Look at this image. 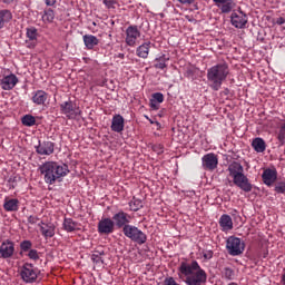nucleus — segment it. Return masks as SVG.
<instances>
[{"label": "nucleus", "instance_id": "nucleus-44", "mask_svg": "<svg viewBox=\"0 0 285 285\" xmlns=\"http://www.w3.org/2000/svg\"><path fill=\"white\" fill-rule=\"evenodd\" d=\"M165 284L166 285H179V284H177V282H175V278H173V277L167 278L165 281Z\"/></svg>", "mask_w": 285, "mask_h": 285}, {"label": "nucleus", "instance_id": "nucleus-13", "mask_svg": "<svg viewBox=\"0 0 285 285\" xmlns=\"http://www.w3.org/2000/svg\"><path fill=\"white\" fill-rule=\"evenodd\" d=\"M98 233H100V235L115 233V222L110 218H102L98 223Z\"/></svg>", "mask_w": 285, "mask_h": 285}, {"label": "nucleus", "instance_id": "nucleus-34", "mask_svg": "<svg viewBox=\"0 0 285 285\" xmlns=\"http://www.w3.org/2000/svg\"><path fill=\"white\" fill-rule=\"evenodd\" d=\"M22 124L23 126H28V127L35 126V124H37V118H35V116L32 115H26L22 118Z\"/></svg>", "mask_w": 285, "mask_h": 285}, {"label": "nucleus", "instance_id": "nucleus-37", "mask_svg": "<svg viewBox=\"0 0 285 285\" xmlns=\"http://www.w3.org/2000/svg\"><path fill=\"white\" fill-rule=\"evenodd\" d=\"M130 206V209L134 210V212H137L139 210V208H141V200L137 199V198H134L132 202L129 204Z\"/></svg>", "mask_w": 285, "mask_h": 285}, {"label": "nucleus", "instance_id": "nucleus-21", "mask_svg": "<svg viewBox=\"0 0 285 285\" xmlns=\"http://www.w3.org/2000/svg\"><path fill=\"white\" fill-rule=\"evenodd\" d=\"M218 224L224 233L233 230V218L228 214L222 215Z\"/></svg>", "mask_w": 285, "mask_h": 285}, {"label": "nucleus", "instance_id": "nucleus-14", "mask_svg": "<svg viewBox=\"0 0 285 285\" xmlns=\"http://www.w3.org/2000/svg\"><path fill=\"white\" fill-rule=\"evenodd\" d=\"M27 40L26 46L27 48H37L38 39H39V31L35 27L27 28Z\"/></svg>", "mask_w": 285, "mask_h": 285}, {"label": "nucleus", "instance_id": "nucleus-45", "mask_svg": "<svg viewBox=\"0 0 285 285\" xmlns=\"http://www.w3.org/2000/svg\"><path fill=\"white\" fill-rule=\"evenodd\" d=\"M46 6L53 7L57 6V0H45Z\"/></svg>", "mask_w": 285, "mask_h": 285}, {"label": "nucleus", "instance_id": "nucleus-9", "mask_svg": "<svg viewBox=\"0 0 285 285\" xmlns=\"http://www.w3.org/2000/svg\"><path fill=\"white\" fill-rule=\"evenodd\" d=\"M125 35H126L125 41L127 46L135 48V46H137V41L141 37V31H139V28L137 26H129L126 29Z\"/></svg>", "mask_w": 285, "mask_h": 285}, {"label": "nucleus", "instance_id": "nucleus-24", "mask_svg": "<svg viewBox=\"0 0 285 285\" xmlns=\"http://www.w3.org/2000/svg\"><path fill=\"white\" fill-rule=\"evenodd\" d=\"M82 41L87 50H92L95 46H99V39L92 35H85Z\"/></svg>", "mask_w": 285, "mask_h": 285}, {"label": "nucleus", "instance_id": "nucleus-43", "mask_svg": "<svg viewBox=\"0 0 285 285\" xmlns=\"http://www.w3.org/2000/svg\"><path fill=\"white\" fill-rule=\"evenodd\" d=\"M150 108L153 110H159V102L156 100H153V98L150 99Z\"/></svg>", "mask_w": 285, "mask_h": 285}, {"label": "nucleus", "instance_id": "nucleus-42", "mask_svg": "<svg viewBox=\"0 0 285 285\" xmlns=\"http://www.w3.org/2000/svg\"><path fill=\"white\" fill-rule=\"evenodd\" d=\"M203 257L204 259H213V250H204Z\"/></svg>", "mask_w": 285, "mask_h": 285}, {"label": "nucleus", "instance_id": "nucleus-18", "mask_svg": "<svg viewBox=\"0 0 285 285\" xmlns=\"http://www.w3.org/2000/svg\"><path fill=\"white\" fill-rule=\"evenodd\" d=\"M263 181L266 186H273L274 181H277L276 169H265L262 174Z\"/></svg>", "mask_w": 285, "mask_h": 285}, {"label": "nucleus", "instance_id": "nucleus-17", "mask_svg": "<svg viewBox=\"0 0 285 285\" xmlns=\"http://www.w3.org/2000/svg\"><path fill=\"white\" fill-rule=\"evenodd\" d=\"M17 83H19V78H17V76L14 73L4 76L1 79L2 90H12V88H14V86H17Z\"/></svg>", "mask_w": 285, "mask_h": 285}, {"label": "nucleus", "instance_id": "nucleus-50", "mask_svg": "<svg viewBox=\"0 0 285 285\" xmlns=\"http://www.w3.org/2000/svg\"><path fill=\"white\" fill-rule=\"evenodd\" d=\"M3 3H7L8 6H10V3H14V0H2Z\"/></svg>", "mask_w": 285, "mask_h": 285}, {"label": "nucleus", "instance_id": "nucleus-3", "mask_svg": "<svg viewBox=\"0 0 285 285\" xmlns=\"http://www.w3.org/2000/svg\"><path fill=\"white\" fill-rule=\"evenodd\" d=\"M227 171L233 179L234 186H237L244 193H250L253 190V184L248 179V176L244 174V166L239 161H233L228 165Z\"/></svg>", "mask_w": 285, "mask_h": 285}, {"label": "nucleus", "instance_id": "nucleus-8", "mask_svg": "<svg viewBox=\"0 0 285 285\" xmlns=\"http://www.w3.org/2000/svg\"><path fill=\"white\" fill-rule=\"evenodd\" d=\"M230 22L234 28L244 29L248 23V16L239 8L232 12Z\"/></svg>", "mask_w": 285, "mask_h": 285}, {"label": "nucleus", "instance_id": "nucleus-52", "mask_svg": "<svg viewBox=\"0 0 285 285\" xmlns=\"http://www.w3.org/2000/svg\"><path fill=\"white\" fill-rule=\"evenodd\" d=\"M145 118H146L148 121H150V117H148V116H145Z\"/></svg>", "mask_w": 285, "mask_h": 285}, {"label": "nucleus", "instance_id": "nucleus-51", "mask_svg": "<svg viewBox=\"0 0 285 285\" xmlns=\"http://www.w3.org/2000/svg\"><path fill=\"white\" fill-rule=\"evenodd\" d=\"M145 118H146L148 121H150V117H148V116H145Z\"/></svg>", "mask_w": 285, "mask_h": 285}, {"label": "nucleus", "instance_id": "nucleus-30", "mask_svg": "<svg viewBox=\"0 0 285 285\" xmlns=\"http://www.w3.org/2000/svg\"><path fill=\"white\" fill-rule=\"evenodd\" d=\"M155 61H156V63L154 65V68H157L158 70H164L168 66L166 63H167V61H169V58H167L165 55H163L159 58H156Z\"/></svg>", "mask_w": 285, "mask_h": 285}, {"label": "nucleus", "instance_id": "nucleus-2", "mask_svg": "<svg viewBox=\"0 0 285 285\" xmlns=\"http://www.w3.org/2000/svg\"><path fill=\"white\" fill-rule=\"evenodd\" d=\"M38 170L49 186H52L55 181H60L70 173L67 165H59L57 161H46L38 167Z\"/></svg>", "mask_w": 285, "mask_h": 285}, {"label": "nucleus", "instance_id": "nucleus-35", "mask_svg": "<svg viewBox=\"0 0 285 285\" xmlns=\"http://www.w3.org/2000/svg\"><path fill=\"white\" fill-rule=\"evenodd\" d=\"M277 140L279 141L281 146H284V144H285V122H283L279 127V130L277 134Z\"/></svg>", "mask_w": 285, "mask_h": 285}, {"label": "nucleus", "instance_id": "nucleus-23", "mask_svg": "<svg viewBox=\"0 0 285 285\" xmlns=\"http://www.w3.org/2000/svg\"><path fill=\"white\" fill-rule=\"evenodd\" d=\"M217 8H220L224 14H228L233 10V1L230 0H213Z\"/></svg>", "mask_w": 285, "mask_h": 285}, {"label": "nucleus", "instance_id": "nucleus-26", "mask_svg": "<svg viewBox=\"0 0 285 285\" xmlns=\"http://www.w3.org/2000/svg\"><path fill=\"white\" fill-rule=\"evenodd\" d=\"M39 226L43 237H55V225L41 222Z\"/></svg>", "mask_w": 285, "mask_h": 285}, {"label": "nucleus", "instance_id": "nucleus-4", "mask_svg": "<svg viewBox=\"0 0 285 285\" xmlns=\"http://www.w3.org/2000/svg\"><path fill=\"white\" fill-rule=\"evenodd\" d=\"M228 75H230V69L228 68V63L220 62L207 70V80L213 90H219L222 88V83L228 79Z\"/></svg>", "mask_w": 285, "mask_h": 285}, {"label": "nucleus", "instance_id": "nucleus-15", "mask_svg": "<svg viewBox=\"0 0 285 285\" xmlns=\"http://www.w3.org/2000/svg\"><path fill=\"white\" fill-rule=\"evenodd\" d=\"M36 153L38 155L50 156L55 153V142L52 141H39V145L36 146Z\"/></svg>", "mask_w": 285, "mask_h": 285}, {"label": "nucleus", "instance_id": "nucleus-22", "mask_svg": "<svg viewBox=\"0 0 285 285\" xmlns=\"http://www.w3.org/2000/svg\"><path fill=\"white\" fill-rule=\"evenodd\" d=\"M150 41L144 42L136 49V55L140 59H148V55H150Z\"/></svg>", "mask_w": 285, "mask_h": 285}, {"label": "nucleus", "instance_id": "nucleus-5", "mask_svg": "<svg viewBox=\"0 0 285 285\" xmlns=\"http://www.w3.org/2000/svg\"><path fill=\"white\" fill-rule=\"evenodd\" d=\"M122 233L125 237H128V239H131V242H136V244H146V234H144V232L136 226H125L122 228Z\"/></svg>", "mask_w": 285, "mask_h": 285}, {"label": "nucleus", "instance_id": "nucleus-33", "mask_svg": "<svg viewBox=\"0 0 285 285\" xmlns=\"http://www.w3.org/2000/svg\"><path fill=\"white\" fill-rule=\"evenodd\" d=\"M222 275L225 279L233 281L235 279V269L230 267H224L222 271Z\"/></svg>", "mask_w": 285, "mask_h": 285}, {"label": "nucleus", "instance_id": "nucleus-46", "mask_svg": "<svg viewBox=\"0 0 285 285\" xmlns=\"http://www.w3.org/2000/svg\"><path fill=\"white\" fill-rule=\"evenodd\" d=\"M276 23H277V26H284L285 19L283 17H281V18L276 19Z\"/></svg>", "mask_w": 285, "mask_h": 285}, {"label": "nucleus", "instance_id": "nucleus-20", "mask_svg": "<svg viewBox=\"0 0 285 285\" xmlns=\"http://www.w3.org/2000/svg\"><path fill=\"white\" fill-rule=\"evenodd\" d=\"M125 120L124 116L115 115L111 120V130L114 132H124Z\"/></svg>", "mask_w": 285, "mask_h": 285}, {"label": "nucleus", "instance_id": "nucleus-16", "mask_svg": "<svg viewBox=\"0 0 285 285\" xmlns=\"http://www.w3.org/2000/svg\"><path fill=\"white\" fill-rule=\"evenodd\" d=\"M0 255L3 259H8L14 255V243L10 240L2 242L0 246Z\"/></svg>", "mask_w": 285, "mask_h": 285}, {"label": "nucleus", "instance_id": "nucleus-10", "mask_svg": "<svg viewBox=\"0 0 285 285\" xmlns=\"http://www.w3.org/2000/svg\"><path fill=\"white\" fill-rule=\"evenodd\" d=\"M131 220L132 216L124 210H120L112 216L114 226L116 225L117 228H126V226L130 225Z\"/></svg>", "mask_w": 285, "mask_h": 285}, {"label": "nucleus", "instance_id": "nucleus-48", "mask_svg": "<svg viewBox=\"0 0 285 285\" xmlns=\"http://www.w3.org/2000/svg\"><path fill=\"white\" fill-rule=\"evenodd\" d=\"M179 3L186 4V3H195V0H177Z\"/></svg>", "mask_w": 285, "mask_h": 285}, {"label": "nucleus", "instance_id": "nucleus-25", "mask_svg": "<svg viewBox=\"0 0 285 285\" xmlns=\"http://www.w3.org/2000/svg\"><path fill=\"white\" fill-rule=\"evenodd\" d=\"M3 208L8 213H14V212L19 210V199H17V198L8 199L7 198L4 200Z\"/></svg>", "mask_w": 285, "mask_h": 285}, {"label": "nucleus", "instance_id": "nucleus-47", "mask_svg": "<svg viewBox=\"0 0 285 285\" xmlns=\"http://www.w3.org/2000/svg\"><path fill=\"white\" fill-rule=\"evenodd\" d=\"M37 217H35V216H29V218H28V222H29V224H37Z\"/></svg>", "mask_w": 285, "mask_h": 285}, {"label": "nucleus", "instance_id": "nucleus-6", "mask_svg": "<svg viewBox=\"0 0 285 285\" xmlns=\"http://www.w3.org/2000/svg\"><path fill=\"white\" fill-rule=\"evenodd\" d=\"M226 248L229 255H232L233 257H237V255H242V253H244L246 245L244 244V242H242L240 238L229 236L226 240Z\"/></svg>", "mask_w": 285, "mask_h": 285}, {"label": "nucleus", "instance_id": "nucleus-31", "mask_svg": "<svg viewBox=\"0 0 285 285\" xmlns=\"http://www.w3.org/2000/svg\"><path fill=\"white\" fill-rule=\"evenodd\" d=\"M105 255H106V253H104V250L95 252L91 255V259H92L94 264H97V266H104V256Z\"/></svg>", "mask_w": 285, "mask_h": 285}, {"label": "nucleus", "instance_id": "nucleus-40", "mask_svg": "<svg viewBox=\"0 0 285 285\" xmlns=\"http://www.w3.org/2000/svg\"><path fill=\"white\" fill-rule=\"evenodd\" d=\"M28 257L29 259H33L35 262H37V259H39V253L37 252V249H30L28 253Z\"/></svg>", "mask_w": 285, "mask_h": 285}, {"label": "nucleus", "instance_id": "nucleus-28", "mask_svg": "<svg viewBox=\"0 0 285 285\" xmlns=\"http://www.w3.org/2000/svg\"><path fill=\"white\" fill-rule=\"evenodd\" d=\"M12 20V12L8 9L0 10V29Z\"/></svg>", "mask_w": 285, "mask_h": 285}, {"label": "nucleus", "instance_id": "nucleus-29", "mask_svg": "<svg viewBox=\"0 0 285 285\" xmlns=\"http://www.w3.org/2000/svg\"><path fill=\"white\" fill-rule=\"evenodd\" d=\"M252 147L256 153H264L266 150V141L263 138H255L252 141Z\"/></svg>", "mask_w": 285, "mask_h": 285}, {"label": "nucleus", "instance_id": "nucleus-1", "mask_svg": "<svg viewBox=\"0 0 285 285\" xmlns=\"http://www.w3.org/2000/svg\"><path fill=\"white\" fill-rule=\"evenodd\" d=\"M180 275H184L185 283L187 285H202L206 284V279L208 276L206 275V271L199 266L197 261H193L191 263L183 262L178 268Z\"/></svg>", "mask_w": 285, "mask_h": 285}, {"label": "nucleus", "instance_id": "nucleus-36", "mask_svg": "<svg viewBox=\"0 0 285 285\" xmlns=\"http://www.w3.org/2000/svg\"><path fill=\"white\" fill-rule=\"evenodd\" d=\"M102 3L108 10H115L118 6L117 0H102Z\"/></svg>", "mask_w": 285, "mask_h": 285}, {"label": "nucleus", "instance_id": "nucleus-7", "mask_svg": "<svg viewBox=\"0 0 285 285\" xmlns=\"http://www.w3.org/2000/svg\"><path fill=\"white\" fill-rule=\"evenodd\" d=\"M60 112L62 115H66L68 119H75L76 117H79L81 115V109L77 107L72 100L65 101L60 105Z\"/></svg>", "mask_w": 285, "mask_h": 285}, {"label": "nucleus", "instance_id": "nucleus-12", "mask_svg": "<svg viewBox=\"0 0 285 285\" xmlns=\"http://www.w3.org/2000/svg\"><path fill=\"white\" fill-rule=\"evenodd\" d=\"M21 278L27 284H32V282H37V269L32 264H24L21 272H20Z\"/></svg>", "mask_w": 285, "mask_h": 285}, {"label": "nucleus", "instance_id": "nucleus-38", "mask_svg": "<svg viewBox=\"0 0 285 285\" xmlns=\"http://www.w3.org/2000/svg\"><path fill=\"white\" fill-rule=\"evenodd\" d=\"M20 248L21 250H23L24 253L30 250L32 248V242L30 240H23L21 244H20Z\"/></svg>", "mask_w": 285, "mask_h": 285}, {"label": "nucleus", "instance_id": "nucleus-27", "mask_svg": "<svg viewBox=\"0 0 285 285\" xmlns=\"http://www.w3.org/2000/svg\"><path fill=\"white\" fill-rule=\"evenodd\" d=\"M63 228L67 233H75V230H79V224L72 218H65Z\"/></svg>", "mask_w": 285, "mask_h": 285}, {"label": "nucleus", "instance_id": "nucleus-39", "mask_svg": "<svg viewBox=\"0 0 285 285\" xmlns=\"http://www.w3.org/2000/svg\"><path fill=\"white\" fill-rule=\"evenodd\" d=\"M154 101H157L158 104H164V94L161 92H156L153 95L151 98Z\"/></svg>", "mask_w": 285, "mask_h": 285}, {"label": "nucleus", "instance_id": "nucleus-11", "mask_svg": "<svg viewBox=\"0 0 285 285\" xmlns=\"http://www.w3.org/2000/svg\"><path fill=\"white\" fill-rule=\"evenodd\" d=\"M217 166H219V158L217 157V155L209 153L203 156L202 167L204 168V170L213 171L217 168Z\"/></svg>", "mask_w": 285, "mask_h": 285}, {"label": "nucleus", "instance_id": "nucleus-32", "mask_svg": "<svg viewBox=\"0 0 285 285\" xmlns=\"http://www.w3.org/2000/svg\"><path fill=\"white\" fill-rule=\"evenodd\" d=\"M43 23H52L55 21V11L52 9H47L42 14Z\"/></svg>", "mask_w": 285, "mask_h": 285}, {"label": "nucleus", "instance_id": "nucleus-41", "mask_svg": "<svg viewBox=\"0 0 285 285\" xmlns=\"http://www.w3.org/2000/svg\"><path fill=\"white\" fill-rule=\"evenodd\" d=\"M275 190L276 193H285V183L284 181L277 183L275 186Z\"/></svg>", "mask_w": 285, "mask_h": 285}, {"label": "nucleus", "instance_id": "nucleus-49", "mask_svg": "<svg viewBox=\"0 0 285 285\" xmlns=\"http://www.w3.org/2000/svg\"><path fill=\"white\" fill-rule=\"evenodd\" d=\"M149 124H155L158 128H161V124L157 120L149 119Z\"/></svg>", "mask_w": 285, "mask_h": 285}, {"label": "nucleus", "instance_id": "nucleus-19", "mask_svg": "<svg viewBox=\"0 0 285 285\" xmlns=\"http://www.w3.org/2000/svg\"><path fill=\"white\" fill-rule=\"evenodd\" d=\"M31 101L36 104V106H46V101H48V92L43 90H37L32 94Z\"/></svg>", "mask_w": 285, "mask_h": 285}]
</instances>
